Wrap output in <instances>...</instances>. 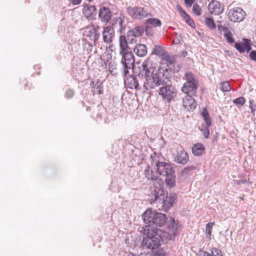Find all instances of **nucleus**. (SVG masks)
I'll return each instance as SVG.
<instances>
[{
    "mask_svg": "<svg viewBox=\"0 0 256 256\" xmlns=\"http://www.w3.org/2000/svg\"><path fill=\"white\" fill-rule=\"evenodd\" d=\"M210 126H204L203 128L201 129V131L202 132L203 136L204 138H208L210 136V129L209 127Z\"/></svg>",
    "mask_w": 256,
    "mask_h": 256,
    "instance_id": "58836bf2",
    "label": "nucleus"
},
{
    "mask_svg": "<svg viewBox=\"0 0 256 256\" xmlns=\"http://www.w3.org/2000/svg\"><path fill=\"white\" fill-rule=\"evenodd\" d=\"M199 256H213L212 253L210 254L204 250H200L199 252Z\"/></svg>",
    "mask_w": 256,
    "mask_h": 256,
    "instance_id": "8fccbe9b",
    "label": "nucleus"
},
{
    "mask_svg": "<svg viewBox=\"0 0 256 256\" xmlns=\"http://www.w3.org/2000/svg\"><path fill=\"white\" fill-rule=\"evenodd\" d=\"M82 0H70V2L74 5L80 4Z\"/></svg>",
    "mask_w": 256,
    "mask_h": 256,
    "instance_id": "864d4df0",
    "label": "nucleus"
},
{
    "mask_svg": "<svg viewBox=\"0 0 256 256\" xmlns=\"http://www.w3.org/2000/svg\"><path fill=\"white\" fill-rule=\"evenodd\" d=\"M138 76L146 78L143 86L146 90L160 86L158 94L165 102L170 103L176 98V88L168 84L170 81V76L168 74V68L160 66L156 70L152 61L146 60L139 67Z\"/></svg>",
    "mask_w": 256,
    "mask_h": 256,
    "instance_id": "f257e3e1",
    "label": "nucleus"
},
{
    "mask_svg": "<svg viewBox=\"0 0 256 256\" xmlns=\"http://www.w3.org/2000/svg\"><path fill=\"white\" fill-rule=\"evenodd\" d=\"M173 160L178 164H186L189 160L188 154L181 147H178L172 154Z\"/></svg>",
    "mask_w": 256,
    "mask_h": 256,
    "instance_id": "9d476101",
    "label": "nucleus"
},
{
    "mask_svg": "<svg viewBox=\"0 0 256 256\" xmlns=\"http://www.w3.org/2000/svg\"><path fill=\"white\" fill-rule=\"evenodd\" d=\"M167 52L161 46H155L152 53L158 56L160 58L166 54Z\"/></svg>",
    "mask_w": 256,
    "mask_h": 256,
    "instance_id": "a878e982",
    "label": "nucleus"
},
{
    "mask_svg": "<svg viewBox=\"0 0 256 256\" xmlns=\"http://www.w3.org/2000/svg\"><path fill=\"white\" fill-rule=\"evenodd\" d=\"M146 24L152 27H158L162 24L161 21L156 18H150L146 20Z\"/></svg>",
    "mask_w": 256,
    "mask_h": 256,
    "instance_id": "bb28decb",
    "label": "nucleus"
},
{
    "mask_svg": "<svg viewBox=\"0 0 256 256\" xmlns=\"http://www.w3.org/2000/svg\"><path fill=\"white\" fill-rule=\"evenodd\" d=\"M108 69L112 74L116 75L117 74L116 64L114 62H110L108 64Z\"/></svg>",
    "mask_w": 256,
    "mask_h": 256,
    "instance_id": "72a5a7b5",
    "label": "nucleus"
},
{
    "mask_svg": "<svg viewBox=\"0 0 256 256\" xmlns=\"http://www.w3.org/2000/svg\"><path fill=\"white\" fill-rule=\"evenodd\" d=\"M96 8L94 6H86L83 9V14L87 19H92L93 15H96Z\"/></svg>",
    "mask_w": 256,
    "mask_h": 256,
    "instance_id": "aec40b11",
    "label": "nucleus"
},
{
    "mask_svg": "<svg viewBox=\"0 0 256 256\" xmlns=\"http://www.w3.org/2000/svg\"><path fill=\"white\" fill-rule=\"evenodd\" d=\"M234 47L240 52H244V42H236L234 44Z\"/></svg>",
    "mask_w": 256,
    "mask_h": 256,
    "instance_id": "4c0bfd02",
    "label": "nucleus"
},
{
    "mask_svg": "<svg viewBox=\"0 0 256 256\" xmlns=\"http://www.w3.org/2000/svg\"><path fill=\"white\" fill-rule=\"evenodd\" d=\"M124 19L125 16L122 14H120L118 17L114 18L112 19V26H112L114 30L116 29L120 33H122L126 26Z\"/></svg>",
    "mask_w": 256,
    "mask_h": 256,
    "instance_id": "ddd939ff",
    "label": "nucleus"
},
{
    "mask_svg": "<svg viewBox=\"0 0 256 256\" xmlns=\"http://www.w3.org/2000/svg\"><path fill=\"white\" fill-rule=\"evenodd\" d=\"M155 256H164L163 254H158V252H156L155 254Z\"/></svg>",
    "mask_w": 256,
    "mask_h": 256,
    "instance_id": "4d7b16f0",
    "label": "nucleus"
},
{
    "mask_svg": "<svg viewBox=\"0 0 256 256\" xmlns=\"http://www.w3.org/2000/svg\"><path fill=\"white\" fill-rule=\"evenodd\" d=\"M74 92L72 89H68V90H66L65 93V96L67 98H72L74 96Z\"/></svg>",
    "mask_w": 256,
    "mask_h": 256,
    "instance_id": "49530a36",
    "label": "nucleus"
},
{
    "mask_svg": "<svg viewBox=\"0 0 256 256\" xmlns=\"http://www.w3.org/2000/svg\"><path fill=\"white\" fill-rule=\"evenodd\" d=\"M234 104L237 106H242L245 102V98L244 97H240L232 100Z\"/></svg>",
    "mask_w": 256,
    "mask_h": 256,
    "instance_id": "e433bc0d",
    "label": "nucleus"
},
{
    "mask_svg": "<svg viewBox=\"0 0 256 256\" xmlns=\"http://www.w3.org/2000/svg\"><path fill=\"white\" fill-rule=\"evenodd\" d=\"M102 92V90H100V86L99 88V90L97 92V94H101Z\"/></svg>",
    "mask_w": 256,
    "mask_h": 256,
    "instance_id": "6e6d98bb",
    "label": "nucleus"
},
{
    "mask_svg": "<svg viewBox=\"0 0 256 256\" xmlns=\"http://www.w3.org/2000/svg\"><path fill=\"white\" fill-rule=\"evenodd\" d=\"M249 103H250V108L251 110V112H254L255 111V109H256V104H254V102L253 100H250Z\"/></svg>",
    "mask_w": 256,
    "mask_h": 256,
    "instance_id": "de8ad7c7",
    "label": "nucleus"
},
{
    "mask_svg": "<svg viewBox=\"0 0 256 256\" xmlns=\"http://www.w3.org/2000/svg\"><path fill=\"white\" fill-rule=\"evenodd\" d=\"M125 84L130 89L140 90L139 84L137 78L130 76L125 80Z\"/></svg>",
    "mask_w": 256,
    "mask_h": 256,
    "instance_id": "a211bd4d",
    "label": "nucleus"
},
{
    "mask_svg": "<svg viewBox=\"0 0 256 256\" xmlns=\"http://www.w3.org/2000/svg\"><path fill=\"white\" fill-rule=\"evenodd\" d=\"M210 12L214 15H219L224 11L223 6L218 0H213L208 4Z\"/></svg>",
    "mask_w": 256,
    "mask_h": 256,
    "instance_id": "4468645a",
    "label": "nucleus"
},
{
    "mask_svg": "<svg viewBox=\"0 0 256 256\" xmlns=\"http://www.w3.org/2000/svg\"><path fill=\"white\" fill-rule=\"evenodd\" d=\"M162 158L159 155L154 153V154L151 155L150 160L152 162V166H156V169H158V165L159 164L162 163L163 162H160V159Z\"/></svg>",
    "mask_w": 256,
    "mask_h": 256,
    "instance_id": "393cba45",
    "label": "nucleus"
},
{
    "mask_svg": "<svg viewBox=\"0 0 256 256\" xmlns=\"http://www.w3.org/2000/svg\"><path fill=\"white\" fill-rule=\"evenodd\" d=\"M128 13L132 18L136 19H142L148 16L149 13L142 7H129L127 8Z\"/></svg>",
    "mask_w": 256,
    "mask_h": 256,
    "instance_id": "f8f14e48",
    "label": "nucleus"
},
{
    "mask_svg": "<svg viewBox=\"0 0 256 256\" xmlns=\"http://www.w3.org/2000/svg\"><path fill=\"white\" fill-rule=\"evenodd\" d=\"M90 86L92 87V91H94V92L97 93V92L99 90V88L100 87V84H99V82H97L96 84H94V82H92L90 83Z\"/></svg>",
    "mask_w": 256,
    "mask_h": 256,
    "instance_id": "c03bdc74",
    "label": "nucleus"
},
{
    "mask_svg": "<svg viewBox=\"0 0 256 256\" xmlns=\"http://www.w3.org/2000/svg\"><path fill=\"white\" fill-rule=\"evenodd\" d=\"M192 150L194 155L200 156L204 153L205 148L203 144L201 143H197L193 146Z\"/></svg>",
    "mask_w": 256,
    "mask_h": 256,
    "instance_id": "412c9836",
    "label": "nucleus"
},
{
    "mask_svg": "<svg viewBox=\"0 0 256 256\" xmlns=\"http://www.w3.org/2000/svg\"><path fill=\"white\" fill-rule=\"evenodd\" d=\"M218 28L219 31H223L224 33L226 31L228 28L227 26H223L222 25V22L221 21H218Z\"/></svg>",
    "mask_w": 256,
    "mask_h": 256,
    "instance_id": "a18cd8bd",
    "label": "nucleus"
},
{
    "mask_svg": "<svg viewBox=\"0 0 256 256\" xmlns=\"http://www.w3.org/2000/svg\"><path fill=\"white\" fill-rule=\"evenodd\" d=\"M114 36V30L112 26H107L104 28L102 32V38L104 42L110 44L112 42Z\"/></svg>",
    "mask_w": 256,
    "mask_h": 256,
    "instance_id": "2eb2a0df",
    "label": "nucleus"
},
{
    "mask_svg": "<svg viewBox=\"0 0 256 256\" xmlns=\"http://www.w3.org/2000/svg\"><path fill=\"white\" fill-rule=\"evenodd\" d=\"M174 42L176 44H178L179 43V42L178 41H175V40H174Z\"/></svg>",
    "mask_w": 256,
    "mask_h": 256,
    "instance_id": "13d9d810",
    "label": "nucleus"
},
{
    "mask_svg": "<svg viewBox=\"0 0 256 256\" xmlns=\"http://www.w3.org/2000/svg\"><path fill=\"white\" fill-rule=\"evenodd\" d=\"M194 2V0H184V3L188 7L191 6Z\"/></svg>",
    "mask_w": 256,
    "mask_h": 256,
    "instance_id": "603ef678",
    "label": "nucleus"
},
{
    "mask_svg": "<svg viewBox=\"0 0 256 256\" xmlns=\"http://www.w3.org/2000/svg\"><path fill=\"white\" fill-rule=\"evenodd\" d=\"M196 167L194 166H190L185 168L182 171V174L183 176L187 175L188 172L192 170H194Z\"/></svg>",
    "mask_w": 256,
    "mask_h": 256,
    "instance_id": "ea45409f",
    "label": "nucleus"
},
{
    "mask_svg": "<svg viewBox=\"0 0 256 256\" xmlns=\"http://www.w3.org/2000/svg\"><path fill=\"white\" fill-rule=\"evenodd\" d=\"M119 43L120 47V54H122L124 52V51L128 48V42L125 36H120L119 38Z\"/></svg>",
    "mask_w": 256,
    "mask_h": 256,
    "instance_id": "b1692460",
    "label": "nucleus"
},
{
    "mask_svg": "<svg viewBox=\"0 0 256 256\" xmlns=\"http://www.w3.org/2000/svg\"><path fill=\"white\" fill-rule=\"evenodd\" d=\"M214 222H208L206 225V236L208 238H210L212 235V228L214 226Z\"/></svg>",
    "mask_w": 256,
    "mask_h": 256,
    "instance_id": "c9c22d12",
    "label": "nucleus"
},
{
    "mask_svg": "<svg viewBox=\"0 0 256 256\" xmlns=\"http://www.w3.org/2000/svg\"><path fill=\"white\" fill-rule=\"evenodd\" d=\"M94 35V34L92 32V28L89 30V34H88V36L89 37H93Z\"/></svg>",
    "mask_w": 256,
    "mask_h": 256,
    "instance_id": "5fc2aeb1",
    "label": "nucleus"
},
{
    "mask_svg": "<svg viewBox=\"0 0 256 256\" xmlns=\"http://www.w3.org/2000/svg\"><path fill=\"white\" fill-rule=\"evenodd\" d=\"M224 36L228 43L232 44L234 42V40L232 38V34L229 29L224 33Z\"/></svg>",
    "mask_w": 256,
    "mask_h": 256,
    "instance_id": "2f4dec72",
    "label": "nucleus"
},
{
    "mask_svg": "<svg viewBox=\"0 0 256 256\" xmlns=\"http://www.w3.org/2000/svg\"><path fill=\"white\" fill-rule=\"evenodd\" d=\"M186 82L182 87V91L188 96H196L198 87V82L191 72L184 74Z\"/></svg>",
    "mask_w": 256,
    "mask_h": 256,
    "instance_id": "423d86ee",
    "label": "nucleus"
},
{
    "mask_svg": "<svg viewBox=\"0 0 256 256\" xmlns=\"http://www.w3.org/2000/svg\"><path fill=\"white\" fill-rule=\"evenodd\" d=\"M180 14V16L184 19L186 22L191 27L193 28L195 26V24L193 20L190 18V16L182 9L180 6H176Z\"/></svg>",
    "mask_w": 256,
    "mask_h": 256,
    "instance_id": "6ab92c4d",
    "label": "nucleus"
},
{
    "mask_svg": "<svg viewBox=\"0 0 256 256\" xmlns=\"http://www.w3.org/2000/svg\"><path fill=\"white\" fill-rule=\"evenodd\" d=\"M205 23L208 28L210 30H213L216 28V24L213 20L211 18H205Z\"/></svg>",
    "mask_w": 256,
    "mask_h": 256,
    "instance_id": "473e14b6",
    "label": "nucleus"
},
{
    "mask_svg": "<svg viewBox=\"0 0 256 256\" xmlns=\"http://www.w3.org/2000/svg\"><path fill=\"white\" fill-rule=\"evenodd\" d=\"M211 252L213 256H222V252L220 249L213 248H212Z\"/></svg>",
    "mask_w": 256,
    "mask_h": 256,
    "instance_id": "37998d69",
    "label": "nucleus"
},
{
    "mask_svg": "<svg viewBox=\"0 0 256 256\" xmlns=\"http://www.w3.org/2000/svg\"><path fill=\"white\" fill-rule=\"evenodd\" d=\"M220 89L223 92H228L231 90L230 84L228 81H224L220 84Z\"/></svg>",
    "mask_w": 256,
    "mask_h": 256,
    "instance_id": "c756f323",
    "label": "nucleus"
},
{
    "mask_svg": "<svg viewBox=\"0 0 256 256\" xmlns=\"http://www.w3.org/2000/svg\"><path fill=\"white\" fill-rule=\"evenodd\" d=\"M152 26H150L149 24H146L145 26V30H146V33L148 34H150L152 33Z\"/></svg>",
    "mask_w": 256,
    "mask_h": 256,
    "instance_id": "3c124183",
    "label": "nucleus"
},
{
    "mask_svg": "<svg viewBox=\"0 0 256 256\" xmlns=\"http://www.w3.org/2000/svg\"><path fill=\"white\" fill-rule=\"evenodd\" d=\"M98 16L102 22L108 23L112 17L111 11L108 8L103 6L100 9Z\"/></svg>",
    "mask_w": 256,
    "mask_h": 256,
    "instance_id": "dca6fc26",
    "label": "nucleus"
},
{
    "mask_svg": "<svg viewBox=\"0 0 256 256\" xmlns=\"http://www.w3.org/2000/svg\"><path fill=\"white\" fill-rule=\"evenodd\" d=\"M244 52H248L252 49L250 40L247 38H244Z\"/></svg>",
    "mask_w": 256,
    "mask_h": 256,
    "instance_id": "79ce46f5",
    "label": "nucleus"
},
{
    "mask_svg": "<svg viewBox=\"0 0 256 256\" xmlns=\"http://www.w3.org/2000/svg\"><path fill=\"white\" fill-rule=\"evenodd\" d=\"M100 27L98 26H92V32L94 34L93 36V40L94 42L97 41L100 38V33L99 32Z\"/></svg>",
    "mask_w": 256,
    "mask_h": 256,
    "instance_id": "7c9ffc66",
    "label": "nucleus"
},
{
    "mask_svg": "<svg viewBox=\"0 0 256 256\" xmlns=\"http://www.w3.org/2000/svg\"><path fill=\"white\" fill-rule=\"evenodd\" d=\"M144 238L141 243L143 248L148 249H156L160 246V242L162 237V231L155 227L150 225H146L142 227Z\"/></svg>",
    "mask_w": 256,
    "mask_h": 256,
    "instance_id": "f03ea898",
    "label": "nucleus"
},
{
    "mask_svg": "<svg viewBox=\"0 0 256 256\" xmlns=\"http://www.w3.org/2000/svg\"><path fill=\"white\" fill-rule=\"evenodd\" d=\"M158 172L159 175L165 177L166 184L170 188L176 184V176L174 168L168 162H162L158 165Z\"/></svg>",
    "mask_w": 256,
    "mask_h": 256,
    "instance_id": "39448f33",
    "label": "nucleus"
},
{
    "mask_svg": "<svg viewBox=\"0 0 256 256\" xmlns=\"http://www.w3.org/2000/svg\"><path fill=\"white\" fill-rule=\"evenodd\" d=\"M134 32L135 34L137 36L139 37L141 36L144 32V28L141 26H137L135 27L133 30H130Z\"/></svg>",
    "mask_w": 256,
    "mask_h": 256,
    "instance_id": "f704fd0d",
    "label": "nucleus"
},
{
    "mask_svg": "<svg viewBox=\"0 0 256 256\" xmlns=\"http://www.w3.org/2000/svg\"><path fill=\"white\" fill-rule=\"evenodd\" d=\"M202 116L207 126H210L212 124L211 119L210 117L209 114L207 109L204 108L202 112Z\"/></svg>",
    "mask_w": 256,
    "mask_h": 256,
    "instance_id": "cd10ccee",
    "label": "nucleus"
},
{
    "mask_svg": "<svg viewBox=\"0 0 256 256\" xmlns=\"http://www.w3.org/2000/svg\"><path fill=\"white\" fill-rule=\"evenodd\" d=\"M142 217L144 222L152 227H154L153 225L162 227L168 222V218L166 214L150 208L144 212Z\"/></svg>",
    "mask_w": 256,
    "mask_h": 256,
    "instance_id": "20e7f679",
    "label": "nucleus"
},
{
    "mask_svg": "<svg viewBox=\"0 0 256 256\" xmlns=\"http://www.w3.org/2000/svg\"><path fill=\"white\" fill-rule=\"evenodd\" d=\"M134 52L140 57H143L147 54L146 46L144 44H139L135 46Z\"/></svg>",
    "mask_w": 256,
    "mask_h": 256,
    "instance_id": "4be33fe9",
    "label": "nucleus"
},
{
    "mask_svg": "<svg viewBox=\"0 0 256 256\" xmlns=\"http://www.w3.org/2000/svg\"><path fill=\"white\" fill-rule=\"evenodd\" d=\"M158 170L156 172H154L152 170H150L149 166H148L144 170V176L150 180H156L158 178Z\"/></svg>",
    "mask_w": 256,
    "mask_h": 256,
    "instance_id": "5701e85b",
    "label": "nucleus"
},
{
    "mask_svg": "<svg viewBox=\"0 0 256 256\" xmlns=\"http://www.w3.org/2000/svg\"><path fill=\"white\" fill-rule=\"evenodd\" d=\"M228 16L230 21L234 22H239L244 19L246 12L240 8H234L230 10Z\"/></svg>",
    "mask_w": 256,
    "mask_h": 256,
    "instance_id": "9b49d317",
    "label": "nucleus"
},
{
    "mask_svg": "<svg viewBox=\"0 0 256 256\" xmlns=\"http://www.w3.org/2000/svg\"><path fill=\"white\" fill-rule=\"evenodd\" d=\"M182 229L181 224L178 220L176 221L172 218L168 221L167 232H162L164 238L168 240L174 239Z\"/></svg>",
    "mask_w": 256,
    "mask_h": 256,
    "instance_id": "0eeeda50",
    "label": "nucleus"
},
{
    "mask_svg": "<svg viewBox=\"0 0 256 256\" xmlns=\"http://www.w3.org/2000/svg\"><path fill=\"white\" fill-rule=\"evenodd\" d=\"M121 63L122 64V74L126 76L128 74L129 70L133 68L134 66V57L132 52H126L122 54Z\"/></svg>",
    "mask_w": 256,
    "mask_h": 256,
    "instance_id": "6e6552de",
    "label": "nucleus"
},
{
    "mask_svg": "<svg viewBox=\"0 0 256 256\" xmlns=\"http://www.w3.org/2000/svg\"><path fill=\"white\" fill-rule=\"evenodd\" d=\"M192 10L196 16H200L201 14V8L198 4H194L193 6Z\"/></svg>",
    "mask_w": 256,
    "mask_h": 256,
    "instance_id": "a19ab883",
    "label": "nucleus"
},
{
    "mask_svg": "<svg viewBox=\"0 0 256 256\" xmlns=\"http://www.w3.org/2000/svg\"><path fill=\"white\" fill-rule=\"evenodd\" d=\"M176 197L175 193H171L168 196L162 189L154 188L152 190L150 200L151 202L158 200L162 204V210L167 212L172 206Z\"/></svg>",
    "mask_w": 256,
    "mask_h": 256,
    "instance_id": "7ed1b4c3",
    "label": "nucleus"
},
{
    "mask_svg": "<svg viewBox=\"0 0 256 256\" xmlns=\"http://www.w3.org/2000/svg\"><path fill=\"white\" fill-rule=\"evenodd\" d=\"M162 61L164 62L168 66V68H168V74L169 76L170 72H172V73L178 72L180 70V67L178 65H176V56L170 55L168 52L160 58Z\"/></svg>",
    "mask_w": 256,
    "mask_h": 256,
    "instance_id": "1a4fd4ad",
    "label": "nucleus"
},
{
    "mask_svg": "<svg viewBox=\"0 0 256 256\" xmlns=\"http://www.w3.org/2000/svg\"><path fill=\"white\" fill-rule=\"evenodd\" d=\"M250 58L251 60L256 62V51L252 50L250 52Z\"/></svg>",
    "mask_w": 256,
    "mask_h": 256,
    "instance_id": "09e8293b",
    "label": "nucleus"
},
{
    "mask_svg": "<svg viewBox=\"0 0 256 256\" xmlns=\"http://www.w3.org/2000/svg\"><path fill=\"white\" fill-rule=\"evenodd\" d=\"M133 31L128 30L126 34V38L129 44L136 43V38L138 37Z\"/></svg>",
    "mask_w": 256,
    "mask_h": 256,
    "instance_id": "c85d7f7f",
    "label": "nucleus"
},
{
    "mask_svg": "<svg viewBox=\"0 0 256 256\" xmlns=\"http://www.w3.org/2000/svg\"><path fill=\"white\" fill-rule=\"evenodd\" d=\"M188 96L183 98V106L188 110H193L196 106V103L193 96Z\"/></svg>",
    "mask_w": 256,
    "mask_h": 256,
    "instance_id": "f3484780",
    "label": "nucleus"
}]
</instances>
